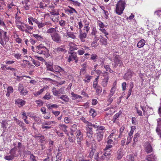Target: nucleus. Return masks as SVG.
I'll use <instances>...</instances> for the list:
<instances>
[{
  "instance_id": "obj_1",
  "label": "nucleus",
  "mask_w": 161,
  "mask_h": 161,
  "mask_svg": "<svg viewBox=\"0 0 161 161\" xmlns=\"http://www.w3.org/2000/svg\"><path fill=\"white\" fill-rule=\"evenodd\" d=\"M125 2L122 1H119L117 2L116 5L115 12L118 15H120L123 13L125 8Z\"/></svg>"
},
{
  "instance_id": "obj_2",
  "label": "nucleus",
  "mask_w": 161,
  "mask_h": 161,
  "mask_svg": "<svg viewBox=\"0 0 161 161\" xmlns=\"http://www.w3.org/2000/svg\"><path fill=\"white\" fill-rule=\"evenodd\" d=\"M113 56L114 63L113 64L114 68H116L117 66L120 67L123 65V63L121 60V58L118 55L114 54Z\"/></svg>"
},
{
  "instance_id": "obj_3",
  "label": "nucleus",
  "mask_w": 161,
  "mask_h": 161,
  "mask_svg": "<svg viewBox=\"0 0 161 161\" xmlns=\"http://www.w3.org/2000/svg\"><path fill=\"white\" fill-rule=\"evenodd\" d=\"M86 145L88 147L91 146V148H96V141L93 138L87 139L86 141Z\"/></svg>"
},
{
  "instance_id": "obj_4",
  "label": "nucleus",
  "mask_w": 161,
  "mask_h": 161,
  "mask_svg": "<svg viewBox=\"0 0 161 161\" xmlns=\"http://www.w3.org/2000/svg\"><path fill=\"white\" fill-rule=\"evenodd\" d=\"M76 138L78 144L80 146L81 145V142L83 140V134L80 130H77L76 132Z\"/></svg>"
},
{
  "instance_id": "obj_5",
  "label": "nucleus",
  "mask_w": 161,
  "mask_h": 161,
  "mask_svg": "<svg viewBox=\"0 0 161 161\" xmlns=\"http://www.w3.org/2000/svg\"><path fill=\"white\" fill-rule=\"evenodd\" d=\"M51 37L53 40L57 43H59L61 41V37L58 33H54L51 34Z\"/></svg>"
},
{
  "instance_id": "obj_6",
  "label": "nucleus",
  "mask_w": 161,
  "mask_h": 161,
  "mask_svg": "<svg viewBox=\"0 0 161 161\" xmlns=\"http://www.w3.org/2000/svg\"><path fill=\"white\" fill-rule=\"evenodd\" d=\"M36 52L39 54H43L46 58L48 57L50 55L49 53V50L47 47L44 48L41 50H36Z\"/></svg>"
},
{
  "instance_id": "obj_7",
  "label": "nucleus",
  "mask_w": 161,
  "mask_h": 161,
  "mask_svg": "<svg viewBox=\"0 0 161 161\" xmlns=\"http://www.w3.org/2000/svg\"><path fill=\"white\" fill-rule=\"evenodd\" d=\"M125 154V152L121 148L119 149L117 152L116 159L118 160L121 159Z\"/></svg>"
},
{
  "instance_id": "obj_8",
  "label": "nucleus",
  "mask_w": 161,
  "mask_h": 161,
  "mask_svg": "<svg viewBox=\"0 0 161 161\" xmlns=\"http://www.w3.org/2000/svg\"><path fill=\"white\" fill-rule=\"evenodd\" d=\"M77 57L76 53L74 52H70L69 56L67 61L68 62L70 63L71 61H73L74 59H75Z\"/></svg>"
},
{
  "instance_id": "obj_9",
  "label": "nucleus",
  "mask_w": 161,
  "mask_h": 161,
  "mask_svg": "<svg viewBox=\"0 0 161 161\" xmlns=\"http://www.w3.org/2000/svg\"><path fill=\"white\" fill-rule=\"evenodd\" d=\"M111 157V154L109 152L105 151L104 153L103 154L102 156V158L103 159L108 161L109 160Z\"/></svg>"
},
{
  "instance_id": "obj_10",
  "label": "nucleus",
  "mask_w": 161,
  "mask_h": 161,
  "mask_svg": "<svg viewBox=\"0 0 161 161\" xmlns=\"http://www.w3.org/2000/svg\"><path fill=\"white\" fill-rule=\"evenodd\" d=\"M54 51L57 53H64L67 52V50L65 49L64 47H60L55 49Z\"/></svg>"
},
{
  "instance_id": "obj_11",
  "label": "nucleus",
  "mask_w": 161,
  "mask_h": 161,
  "mask_svg": "<svg viewBox=\"0 0 161 161\" xmlns=\"http://www.w3.org/2000/svg\"><path fill=\"white\" fill-rule=\"evenodd\" d=\"M132 75V72L130 71H128V72L124 76V79L126 80H131Z\"/></svg>"
},
{
  "instance_id": "obj_12",
  "label": "nucleus",
  "mask_w": 161,
  "mask_h": 161,
  "mask_svg": "<svg viewBox=\"0 0 161 161\" xmlns=\"http://www.w3.org/2000/svg\"><path fill=\"white\" fill-rule=\"evenodd\" d=\"M146 152L148 153H150L152 152L153 148L150 144L147 142L146 143Z\"/></svg>"
},
{
  "instance_id": "obj_13",
  "label": "nucleus",
  "mask_w": 161,
  "mask_h": 161,
  "mask_svg": "<svg viewBox=\"0 0 161 161\" xmlns=\"http://www.w3.org/2000/svg\"><path fill=\"white\" fill-rule=\"evenodd\" d=\"M69 46L70 51L75 50L78 49L77 45L72 42H70L69 43Z\"/></svg>"
},
{
  "instance_id": "obj_14",
  "label": "nucleus",
  "mask_w": 161,
  "mask_h": 161,
  "mask_svg": "<svg viewBox=\"0 0 161 161\" xmlns=\"http://www.w3.org/2000/svg\"><path fill=\"white\" fill-rule=\"evenodd\" d=\"M53 69H54V73L58 72L59 74L60 72H63L64 71V69H62L61 67L58 66H55Z\"/></svg>"
},
{
  "instance_id": "obj_15",
  "label": "nucleus",
  "mask_w": 161,
  "mask_h": 161,
  "mask_svg": "<svg viewBox=\"0 0 161 161\" xmlns=\"http://www.w3.org/2000/svg\"><path fill=\"white\" fill-rule=\"evenodd\" d=\"M146 43L144 39L141 40L138 43L137 46L139 48L143 47Z\"/></svg>"
},
{
  "instance_id": "obj_16",
  "label": "nucleus",
  "mask_w": 161,
  "mask_h": 161,
  "mask_svg": "<svg viewBox=\"0 0 161 161\" xmlns=\"http://www.w3.org/2000/svg\"><path fill=\"white\" fill-rule=\"evenodd\" d=\"M87 34L86 33L82 32V31H80V34L79 36V38L82 42H84V39L86 37Z\"/></svg>"
},
{
  "instance_id": "obj_17",
  "label": "nucleus",
  "mask_w": 161,
  "mask_h": 161,
  "mask_svg": "<svg viewBox=\"0 0 161 161\" xmlns=\"http://www.w3.org/2000/svg\"><path fill=\"white\" fill-rule=\"evenodd\" d=\"M25 101L21 99H18L16 100V104H18L19 106H22L25 103Z\"/></svg>"
},
{
  "instance_id": "obj_18",
  "label": "nucleus",
  "mask_w": 161,
  "mask_h": 161,
  "mask_svg": "<svg viewBox=\"0 0 161 161\" xmlns=\"http://www.w3.org/2000/svg\"><path fill=\"white\" fill-rule=\"evenodd\" d=\"M14 158V155L13 154H11L10 155L8 154L5 156L4 157V158L8 160H12Z\"/></svg>"
},
{
  "instance_id": "obj_19",
  "label": "nucleus",
  "mask_w": 161,
  "mask_h": 161,
  "mask_svg": "<svg viewBox=\"0 0 161 161\" xmlns=\"http://www.w3.org/2000/svg\"><path fill=\"white\" fill-rule=\"evenodd\" d=\"M47 69L52 72H54V69H53V64L50 63H48L47 64H46Z\"/></svg>"
},
{
  "instance_id": "obj_20",
  "label": "nucleus",
  "mask_w": 161,
  "mask_h": 161,
  "mask_svg": "<svg viewBox=\"0 0 161 161\" xmlns=\"http://www.w3.org/2000/svg\"><path fill=\"white\" fill-rule=\"evenodd\" d=\"M87 132H92V124L91 123H89V124L86 126Z\"/></svg>"
},
{
  "instance_id": "obj_21",
  "label": "nucleus",
  "mask_w": 161,
  "mask_h": 161,
  "mask_svg": "<svg viewBox=\"0 0 161 161\" xmlns=\"http://www.w3.org/2000/svg\"><path fill=\"white\" fill-rule=\"evenodd\" d=\"M103 135L100 133H97L96 135L97 141L100 142L102 141L103 137Z\"/></svg>"
},
{
  "instance_id": "obj_22",
  "label": "nucleus",
  "mask_w": 161,
  "mask_h": 161,
  "mask_svg": "<svg viewBox=\"0 0 161 161\" xmlns=\"http://www.w3.org/2000/svg\"><path fill=\"white\" fill-rule=\"evenodd\" d=\"M29 2V0H24L22 2L23 4H25V5L24 6V8L26 10H28L29 9L28 5L27 4Z\"/></svg>"
},
{
  "instance_id": "obj_23",
  "label": "nucleus",
  "mask_w": 161,
  "mask_h": 161,
  "mask_svg": "<svg viewBox=\"0 0 161 161\" xmlns=\"http://www.w3.org/2000/svg\"><path fill=\"white\" fill-rule=\"evenodd\" d=\"M96 89V92L97 95H100L102 92V88L100 86H97L96 88H95Z\"/></svg>"
},
{
  "instance_id": "obj_24",
  "label": "nucleus",
  "mask_w": 161,
  "mask_h": 161,
  "mask_svg": "<svg viewBox=\"0 0 161 161\" xmlns=\"http://www.w3.org/2000/svg\"><path fill=\"white\" fill-rule=\"evenodd\" d=\"M66 36H68L69 37L72 38L73 39H75L76 38L75 36L74 35V34L71 32L67 31L66 33Z\"/></svg>"
},
{
  "instance_id": "obj_25",
  "label": "nucleus",
  "mask_w": 161,
  "mask_h": 161,
  "mask_svg": "<svg viewBox=\"0 0 161 161\" xmlns=\"http://www.w3.org/2000/svg\"><path fill=\"white\" fill-rule=\"evenodd\" d=\"M32 36L38 41H42L43 40L42 37L38 34H33L32 35Z\"/></svg>"
},
{
  "instance_id": "obj_26",
  "label": "nucleus",
  "mask_w": 161,
  "mask_h": 161,
  "mask_svg": "<svg viewBox=\"0 0 161 161\" xmlns=\"http://www.w3.org/2000/svg\"><path fill=\"white\" fill-rule=\"evenodd\" d=\"M71 95L72 97H74V98H72L73 100H75V99H78V98H82V97L79 95L77 94H75L74 92H72L71 93Z\"/></svg>"
},
{
  "instance_id": "obj_27",
  "label": "nucleus",
  "mask_w": 161,
  "mask_h": 161,
  "mask_svg": "<svg viewBox=\"0 0 161 161\" xmlns=\"http://www.w3.org/2000/svg\"><path fill=\"white\" fill-rule=\"evenodd\" d=\"M56 27L55 28H50L47 30V33L51 34L56 32Z\"/></svg>"
},
{
  "instance_id": "obj_28",
  "label": "nucleus",
  "mask_w": 161,
  "mask_h": 161,
  "mask_svg": "<svg viewBox=\"0 0 161 161\" xmlns=\"http://www.w3.org/2000/svg\"><path fill=\"white\" fill-rule=\"evenodd\" d=\"M2 127L6 129L8 126V124L6 120H3L1 123Z\"/></svg>"
},
{
  "instance_id": "obj_29",
  "label": "nucleus",
  "mask_w": 161,
  "mask_h": 161,
  "mask_svg": "<svg viewBox=\"0 0 161 161\" xmlns=\"http://www.w3.org/2000/svg\"><path fill=\"white\" fill-rule=\"evenodd\" d=\"M60 98L63 100L65 102H68L69 101V98L66 95H62L60 97Z\"/></svg>"
},
{
  "instance_id": "obj_30",
  "label": "nucleus",
  "mask_w": 161,
  "mask_h": 161,
  "mask_svg": "<svg viewBox=\"0 0 161 161\" xmlns=\"http://www.w3.org/2000/svg\"><path fill=\"white\" fill-rule=\"evenodd\" d=\"M59 128L64 131H67L66 128L67 127V126L63 124H60L59 125Z\"/></svg>"
},
{
  "instance_id": "obj_31",
  "label": "nucleus",
  "mask_w": 161,
  "mask_h": 161,
  "mask_svg": "<svg viewBox=\"0 0 161 161\" xmlns=\"http://www.w3.org/2000/svg\"><path fill=\"white\" fill-rule=\"evenodd\" d=\"M116 89V87L115 85L111 89L109 95L111 96H113L115 92Z\"/></svg>"
},
{
  "instance_id": "obj_32",
  "label": "nucleus",
  "mask_w": 161,
  "mask_h": 161,
  "mask_svg": "<svg viewBox=\"0 0 161 161\" xmlns=\"http://www.w3.org/2000/svg\"><path fill=\"white\" fill-rule=\"evenodd\" d=\"M90 115H91L93 117H95L97 115V113L93 109L91 108L90 111Z\"/></svg>"
},
{
  "instance_id": "obj_33",
  "label": "nucleus",
  "mask_w": 161,
  "mask_h": 161,
  "mask_svg": "<svg viewBox=\"0 0 161 161\" xmlns=\"http://www.w3.org/2000/svg\"><path fill=\"white\" fill-rule=\"evenodd\" d=\"M25 25L26 28V29L25 30L26 32H28L29 31H31L33 28V27L32 26H30L26 24H25Z\"/></svg>"
},
{
  "instance_id": "obj_34",
  "label": "nucleus",
  "mask_w": 161,
  "mask_h": 161,
  "mask_svg": "<svg viewBox=\"0 0 161 161\" xmlns=\"http://www.w3.org/2000/svg\"><path fill=\"white\" fill-rule=\"evenodd\" d=\"M2 31L4 32L3 39L5 42H8L9 40L8 37L7 36V32H4L3 31Z\"/></svg>"
},
{
  "instance_id": "obj_35",
  "label": "nucleus",
  "mask_w": 161,
  "mask_h": 161,
  "mask_svg": "<svg viewBox=\"0 0 161 161\" xmlns=\"http://www.w3.org/2000/svg\"><path fill=\"white\" fill-rule=\"evenodd\" d=\"M104 67L107 71H108L111 73H112L113 72V71L111 70L110 68V66L109 65H105L104 66Z\"/></svg>"
},
{
  "instance_id": "obj_36",
  "label": "nucleus",
  "mask_w": 161,
  "mask_h": 161,
  "mask_svg": "<svg viewBox=\"0 0 161 161\" xmlns=\"http://www.w3.org/2000/svg\"><path fill=\"white\" fill-rule=\"evenodd\" d=\"M52 92L54 95L57 96L58 95V94L60 93V92H59L58 91H57L56 90V88L53 87L52 90Z\"/></svg>"
},
{
  "instance_id": "obj_37",
  "label": "nucleus",
  "mask_w": 161,
  "mask_h": 161,
  "mask_svg": "<svg viewBox=\"0 0 161 161\" xmlns=\"http://www.w3.org/2000/svg\"><path fill=\"white\" fill-rule=\"evenodd\" d=\"M87 136L86 137V140L87 139H90L91 138H93L92 137V132H86Z\"/></svg>"
},
{
  "instance_id": "obj_38",
  "label": "nucleus",
  "mask_w": 161,
  "mask_h": 161,
  "mask_svg": "<svg viewBox=\"0 0 161 161\" xmlns=\"http://www.w3.org/2000/svg\"><path fill=\"white\" fill-rule=\"evenodd\" d=\"M30 57L31 58V60L32 61V62L33 64L36 66H38L40 65V63L37 61H36L34 59H33L30 56Z\"/></svg>"
},
{
  "instance_id": "obj_39",
  "label": "nucleus",
  "mask_w": 161,
  "mask_h": 161,
  "mask_svg": "<svg viewBox=\"0 0 161 161\" xmlns=\"http://www.w3.org/2000/svg\"><path fill=\"white\" fill-rule=\"evenodd\" d=\"M17 77L18 78V80H26V78H29L30 79L31 78V77L28 76H17Z\"/></svg>"
},
{
  "instance_id": "obj_40",
  "label": "nucleus",
  "mask_w": 161,
  "mask_h": 161,
  "mask_svg": "<svg viewBox=\"0 0 161 161\" xmlns=\"http://www.w3.org/2000/svg\"><path fill=\"white\" fill-rule=\"evenodd\" d=\"M156 132L157 133V134L161 138V130L158 127H157L156 130Z\"/></svg>"
},
{
  "instance_id": "obj_41",
  "label": "nucleus",
  "mask_w": 161,
  "mask_h": 161,
  "mask_svg": "<svg viewBox=\"0 0 161 161\" xmlns=\"http://www.w3.org/2000/svg\"><path fill=\"white\" fill-rule=\"evenodd\" d=\"M100 41L103 44L105 45H107V39L102 38L100 39Z\"/></svg>"
},
{
  "instance_id": "obj_42",
  "label": "nucleus",
  "mask_w": 161,
  "mask_h": 161,
  "mask_svg": "<svg viewBox=\"0 0 161 161\" xmlns=\"http://www.w3.org/2000/svg\"><path fill=\"white\" fill-rule=\"evenodd\" d=\"M46 47L44 46L42 44H40L36 47V48L37 49V50H41Z\"/></svg>"
},
{
  "instance_id": "obj_43",
  "label": "nucleus",
  "mask_w": 161,
  "mask_h": 161,
  "mask_svg": "<svg viewBox=\"0 0 161 161\" xmlns=\"http://www.w3.org/2000/svg\"><path fill=\"white\" fill-rule=\"evenodd\" d=\"M91 57L90 58L91 59L94 60L97 58V55L95 53L93 54H92L91 56Z\"/></svg>"
},
{
  "instance_id": "obj_44",
  "label": "nucleus",
  "mask_w": 161,
  "mask_h": 161,
  "mask_svg": "<svg viewBox=\"0 0 161 161\" xmlns=\"http://www.w3.org/2000/svg\"><path fill=\"white\" fill-rule=\"evenodd\" d=\"M30 161H36V157L32 154H31L30 156Z\"/></svg>"
},
{
  "instance_id": "obj_45",
  "label": "nucleus",
  "mask_w": 161,
  "mask_h": 161,
  "mask_svg": "<svg viewBox=\"0 0 161 161\" xmlns=\"http://www.w3.org/2000/svg\"><path fill=\"white\" fill-rule=\"evenodd\" d=\"M157 127L159 128H161V118H159L157 119Z\"/></svg>"
},
{
  "instance_id": "obj_46",
  "label": "nucleus",
  "mask_w": 161,
  "mask_h": 161,
  "mask_svg": "<svg viewBox=\"0 0 161 161\" xmlns=\"http://www.w3.org/2000/svg\"><path fill=\"white\" fill-rule=\"evenodd\" d=\"M28 93V91L25 89H24L20 92L21 95H25Z\"/></svg>"
},
{
  "instance_id": "obj_47",
  "label": "nucleus",
  "mask_w": 161,
  "mask_h": 161,
  "mask_svg": "<svg viewBox=\"0 0 161 161\" xmlns=\"http://www.w3.org/2000/svg\"><path fill=\"white\" fill-rule=\"evenodd\" d=\"M16 123L18 125H19L21 127L23 125H24V123L22 122L19 121V119H16Z\"/></svg>"
},
{
  "instance_id": "obj_48",
  "label": "nucleus",
  "mask_w": 161,
  "mask_h": 161,
  "mask_svg": "<svg viewBox=\"0 0 161 161\" xmlns=\"http://www.w3.org/2000/svg\"><path fill=\"white\" fill-rule=\"evenodd\" d=\"M58 107V106L57 104H53L51 105H48V108L50 109H52L53 108H57Z\"/></svg>"
},
{
  "instance_id": "obj_49",
  "label": "nucleus",
  "mask_w": 161,
  "mask_h": 161,
  "mask_svg": "<svg viewBox=\"0 0 161 161\" xmlns=\"http://www.w3.org/2000/svg\"><path fill=\"white\" fill-rule=\"evenodd\" d=\"M38 27L39 28H41L45 26L44 23L40 22H39L37 24Z\"/></svg>"
},
{
  "instance_id": "obj_50",
  "label": "nucleus",
  "mask_w": 161,
  "mask_h": 161,
  "mask_svg": "<svg viewBox=\"0 0 161 161\" xmlns=\"http://www.w3.org/2000/svg\"><path fill=\"white\" fill-rule=\"evenodd\" d=\"M96 37H95L94 38V41L93 42H92L91 44V45L93 47H95L97 46V45L96 40Z\"/></svg>"
},
{
  "instance_id": "obj_51",
  "label": "nucleus",
  "mask_w": 161,
  "mask_h": 161,
  "mask_svg": "<svg viewBox=\"0 0 161 161\" xmlns=\"http://www.w3.org/2000/svg\"><path fill=\"white\" fill-rule=\"evenodd\" d=\"M112 96L108 95V97L107 101L110 104L113 100V98L112 97Z\"/></svg>"
},
{
  "instance_id": "obj_52",
  "label": "nucleus",
  "mask_w": 161,
  "mask_h": 161,
  "mask_svg": "<svg viewBox=\"0 0 161 161\" xmlns=\"http://www.w3.org/2000/svg\"><path fill=\"white\" fill-rule=\"evenodd\" d=\"M39 140H40V142L41 143H43L46 140V139L44 136L41 135V137H40Z\"/></svg>"
},
{
  "instance_id": "obj_53",
  "label": "nucleus",
  "mask_w": 161,
  "mask_h": 161,
  "mask_svg": "<svg viewBox=\"0 0 161 161\" xmlns=\"http://www.w3.org/2000/svg\"><path fill=\"white\" fill-rule=\"evenodd\" d=\"M35 57L36 58L38 59V60L42 61V62H44L45 60L42 57H39L38 56H35Z\"/></svg>"
},
{
  "instance_id": "obj_54",
  "label": "nucleus",
  "mask_w": 161,
  "mask_h": 161,
  "mask_svg": "<svg viewBox=\"0 0 161 161\" xmlns=\"http://www.w3.org/2000/svg\"><path fill=\"white\" fill-rule=\"evenodd\" d=\"M51 97V96L49 93H47L43 97V98L45 99L48 100L50 99Z\"/></svg>"
},
{
  "instance_id": "obj_55",
  "label": "nucleus",
  "mask_w": 161,
  "mask_h": 161,
  "mask_svg": "<svg viewBox=\"0 0 161 161\" xmlns=\"http://www.w3.org/2000/svg\"><path fill=\"white\" fill-rule=\"evenodd\" d=\"M78 53L80 55H82L84 54L85 53L84 50L82 48L80 49L78 51Z\"/></svg>"
},
{
  "instance_id": "obj_56",
  "label": "nucleus",
  "mask_w": 161,
  "mask_h": 161,
  "mask_svg": "<svg viewBox=\"0 0 161 161\" xmlns=\"http://www.w3.org/2000/svg\"><path fill=\"white\" fill-rule=\"evenodd\" d=\"M86 69L85 68H82L80 71V75H83L86 72Z\"/></svg>"
},
{
  "instance_id": "obj_57",
  "label": "nucleus",
  "mask_w": 161,
  "mask_h": 161,
  "mask_svg": "<svg viewBox=\"0 0 161 161\" xmlns=\"http://www.w3.org/2000/svg\"><path fill=\"white\" fill-rule=\"evenodd\" d=\"M112 147V145L110 144H108L106 145V147L104 149L105 151H108V150Z\"/></svg>"
},
{
  "instance_id": "obj_58",
  "label": "nucleus",
  "mask_w": 161,
  "mask_h": 161,
  "mask_svg": "<svg viewBox=\"0 0 161 161\" xmlns=\"http://www.w3.org/2000/svg\"><path fill=\"white\" fill-rule=\"evenodd\" d=\"M47 7V4L43 3L42 2H41L39 4V7L41 8H44L45 7Z\"/></svg>"
},
{
  "instance_id": "obj_59",
  "label": "nucleus",
  "mask_w": 161,
  "mask_h": 161,
  "mask_svg": "<svg viewBox=\"0 0 161 161\" xmlns=\"http://www.w3.org/2000/svg\"><path fill=\"white\" fill-rule=\"evenodd\" d=\"M69 140L71 142H75V138L74 137L72 136L70 137L69 136Z\"/></svg>"
},
{
  "instance_id": "obj_60",
  "label": "nucleus",
  "mask_w": 161,
  "mask_h": 161,
  "mask_svg": "<svg viewBox=\"0 0 161 161\" xmlns=\"http://www.w3.org/2000/svg\"><path fill=\"white\" fill-rule=\"evenodd\" d=\"M36 103L39 105L42 106L43 103L41 100H38L36 101Z\"/></svg>"
},
{
  "instance_id": "obj_61",
  "label": "nucleus",
  "mask_w": 161,
  "mask_h": 161,
  "mask_svg": "<svg viewBox=\"0 0 161 161\" xmlns=\"http://www.w3.org/2000/svg\"><path fill=\"white\" fill-rule=\"evenodd\" d=\"M68 0L72 2L73 3V4L74 5H75L79 6L80 5V3H79L77 1H73L72 0Z\"/></svg>"
},
{
  "instance_id": "obj_62",
  "label": "nucleus",
  "mask_w": 161,
  "mask_h": 161,
  "mask_svg": "<svg viewBox=\"0 0 161 161\" xmlns=\"http://www.w3.org/2000/svg\"><path fill=\"white\" fill-rule=\"evenodd\" d=\"M24 89V87L22 85L19 84L18 87V90L21 92Z\"/></svg>"
},
{
  "instance_id": "obj_63",
  "label": "nucleus",
  "mask_w": 161,
  "mask_h": 161,
  "mask_svg": "<svg viewBox=\"0 0 161 161\" xmlns=\"http://www.w3.org/2000/svg\"><path fill=\"white\" fill-rule=\"evenodd\" d=\"M84 28H85V29H86V32H85L87 34L90 30V27H89L88 25H86L84 27Z\"/></svg>"
},
{
  "instance_id": "obj_64",
  "label": "nucleus",
  "mask_w": 161,
  "mask_h": 161,
  "mask_svg": "<svg viewBox=\"0 0 161 161\" xmlns=\"http://www.w3.org/2000/svg\"><path fill=\"white\" fill-rule=\"evenodd\" d=\"M155 14L159 16L161 18V10H159L156 11Z\"/></svg>"
}]
</instances>
